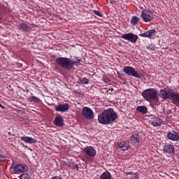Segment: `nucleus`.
Instances as JSON below:
<instances>
[{"mask_svg": "<svg viewBox=\"0 0 179 179\" xmlns=\"http://www.w3.org/2000/svg\"><path fill=\"white\" fill-rule=\"evenodd\" d=\"M118 115L117 112L113 108H108L103 110L98 116V122L102 125H110V124H113L115 122Z\"/></svg>", "mask_w": 179, "mask_h": 179, "instance_id": "nucleus-1", "label": "nucleus"}, {"mask_svg": "<svg viewBox=\"0 0 179 179\" xmlns=\"http://www.w3.org/2000/svg\"><path fill=\"white\" fill-rule=\"evenodd\" d=\"M80 61H82L80 59L76 58V60L73 61L71 59V58L68 57H58L55 59V62L59 66H61V68L66 69L67 71L73 69V66H75V65H76V66H78V65H80Z\"/></svg>", "mask_w": 179, "mask_h": 179, "instance_id": "nucleus-2", "label": "nucleus"}, {"mask_svg": "<svg viewBox=\"0 0 179 179\" xmlns=\"http://www.w3.org/2000/svg\"><path fill=\"white\" fill-rule=\"evenodd\" d=\"M142 96L146 101H159V91L155 88H148L142 92Z\"/></svg>", "mask_w": 179, "mask_h": 179, "instance_id": "nucleus-3", "label": "nucleus"}, {"mask_svg": "<svg viewBox=\"0 0 179 179\" xmlns=\"http://www.w3.org/2000/svg\"><path fill=\"white\" fill-rule=\"evenodd\" d=\"M97 152L96 149L92 146H87L84 148V155L83 157L85 162H92V159L96 156Z\"/></svg>", "mask_w": 179, "mask_h": 179, "instance_id": "nucleus-4", "label": "nucleus"}, {"mask_svg": "<svg viewBox=\"0 0 179 179\" xmlns=\"http://www.w3.org/2000/svg\"><path fill=\"white\" fill-rule=\"evenodd\" d=\"M141 17L142 20L145 22V23H149L155 19V15L150 9H144L141 12Z\"/></svg>", "mask_w": 179, "mask_h": 179, "instance_id": "nucleus-5", "label": "nucleus"}, {"mask_svg": "<svg viewBox=\"0 0 179 179\" xmlns=\"http://www.w3.org/2000/svg\"><path fill=\"white\" fill-rule=\"evenodd\" d=\"M173 94H174V91L169 87L163 88L159 91L160 98L164 99V100H166L167 99H171Z\"/></svg>", "mask_w": 179, "mask_h": 179, "instance_id": "nucleus-6", "label": "nucleus"}, {"mask_svg": "<svg viewBox=\"0 0 179 179\" xmlns=\"http://www.w3.org/2000/svg\"><path fill=\"white\" fill-rule=\"evenodd\" d=\"M10 169H13L14 174H20V173H25L29 170V168L27 165L23 164H16L15 163L13 162L10 166Z\"/></svg>", "mask_w": 179, "mask_h": 179, "instance_id": "nucleus-7", "label": "nucleus"}, {"mask_svg": "<svg viewBox=\"0 0 179 179\" xmlns=\"http://www.w3.org/2000/svg\"><path fill=\"white\" fill-rule=\"evenodd\" d=\"M123 72L126 73V75H128L129 76H133L134 78H136L137 79H141L142 76L138 71H135V68L132 66H124L123 69Z\"/></svg>", "mask_w": 179, "mask_h": 179, "instance_id": "nucleus-8", "label": "nucleus"}, {"mask_svg": "<svg viewBox=\"0 0 179 179\" xmlns=\"http://www.w3.org/2000/svg\"><path fill=\"white\" fill-rule=\"evenodd\" d=\"M81 113L82 115H83L86 120H90L92 121V120L94 118V113H93L92 108L89 107H84Z\"/></svg>", "mask_w": 179, "mask_h": 179, "instance_id": "nucleus-9", "label": "nucleus"}, {"mask_svg": "<svg viewBox=\"0 0 179 179\" xmlns=\"http://www.w3.org/2000/svg\"><path fill=\"white\" fill-rule=\"evenodd\" d=\"M121 38H123L124 40H127L128 41H130V43H133V44H135V43L138 41L137 35H135V34L132 33L124 34L121 36Z\"/></svg>", "mask_w": 179, "mask_h": 179, "instance_id": "nucleus-10", "label": "nucleus"}, {"mask_svg": "<svg viewBox=\"0 0 179 179\" xmlns=\"http://www.w3.org/2000/svg\"><path fill=\"white\" fill-rule=\"evenodd\" d=\"M156 34H157V31H156V29H149L146 32L140 34L139 36L150 38V40H153Z\"/></svg>", "mask_w": 179, "mask_h": 179, "instance_id": "nucleus-11", "label": "nucleus"}, {"mask_svg": "<svg viewBox=\"0 0 179 179\" xmlns=\"http://www.w3.org/2000/svg\"><path fill=\"white\" fill-rule=\"evenodd\" d=\"M130 141L133 146H139V143H141V136H139V133H134Z\"/></svg>", "mask_w": 179, "mask_h": 179, "instance_id": "nucleus-12", "label": "nucleus"}, {"mask_svg": "<svg viewBox=\"0 0 179 179\" xmlns=\"http://www.w3.org/2000/svg\"><path fill=\"white\" fill-rule=\"evenodd\" d=\"M55 110L60 113H66L69 110V105L68 103H59L55 106Z\"/></svg>", "mask_w": 179, "mask_h": 179, "instance_id": "nucleus-13", "label": "nucleus"}, {"mask_svg": "<svg viewBox=\"0 0 179 179\" xmlns=\"http://www.w3.org/2000/svg\"><path fill=\"white\" fill-rule=\"evenodd\" d=\"M167 138L171 141H173V142H178L179 134L177 131H169L167 134Z\"/></svg>", "mask_w": 179, "mask_h": 179, "instance_id": "nucleus-14", "label": "nucleus"}, {"mask_svg": "<svg viewBox=\"0 0 179 179\" xmlns=\"http://www.w3.org/2000/svg\"><path fill=\"white\" fill-rule=\"evenodd\" d=\"M164 152H165V153H168L169 155H173L174 152H176L174 145L171 144L165 145L164 146Z\"/></svg>", "mask_w": 179, "mask_h": 179, "instance_id": "nucleus-15", "label": "nucleus"}, {"mask_svg": "<svg viewBox=\"0 0 179 179\" xmlns=\"http://www.w3.org/2000/svg\"><path fill=\"white\" fill-rule=\"evenodd\" d=\"M54 124L57 125V127H59L60 128L64 127V119L61 115H58L55 117L54 120Z\"/></svg>", "mask_w": 179, "mask_h": 179, "instance_id": "nucleus-16", "label": "nucleus"}, {"mask_svg": "<svg viewBox=\"0 0 179 179\" xmlns=\"http://www.w3.org/2000/svg\"><path fill=\"white\" fill-rule=\"evenodd\" d=\"M17 27L20 30H22V31H30V30H31V27H30V25H28L27 23H20L17 25Z\"/></svg>", "mask_w": 179, "mask_h": 179, "instance_id": "nucleus-17", "label": "nucleus"}, {"mask_svg": "<svg viewBox=\"0 0 179 179\" xmlns=\"http://www.w3.org/2000/svg\"><path fill=\"white\" fill-rule=\"evenodd\" d=\"M21 141L25 142V143H37V140L30 136H22L20 137Z\"/></svg>", "mask_w": 179, "mask_h": 179, "instance_id": "nucleus-18", "label": "nucleus"}, {"mask_svg": "<svg viewBox=\"0 0 179 179\" xmlns=\"http://www.w3.org/2000/svg\"><path fill=\"white\" fill-rule=\"evenodd\" d=\"M150 122L154 127H160V125L163 124V121H162V120L157 117H153Z\"/></svg>", "mask_w": 179, "mask_h": 179, "instance_id": "nucleus-19", "label": "nucleus"}, {"mask_svg": "<svg viewBox=\"0 0 179 179\" xmlns=\"http://www.w3.org/2000/svg\"><path fill=\"white\" fill-rule=\"evenodd\" d=\"M171 100H172L173 104H176V106H179V93L173 92V95H172Z\"/></svg>", "mask_w": 179, "mask_h": 179, "instance_id": "nucleus-20", "label": "nucleus"}, {"mask_svg": "<svg viewBox=\"0 0 179 179\" xmlns=\"http://www.w3.org/2000/svg\"><path fill=\"white\" fill-rule=\"evenodd\" d=\"M136 110L142 114H146L148 113V107L145 106H140L136 108Z\"/></svg>", "mask_w": 179, "mask_h": 179, "instance_id": "nucleus-21", "label": "nucleus"}, {"mask_svg": "<svg viewBox=\"0 0 179 179\" xmlns=\"http://www.w3.org/2000/svg\"><path fill=\"white\" fill-rule=\"evenodd\" d=\"M100 179H112L111 178V173L108 171H105L101 173V175L99 177Z\"/></svg>", "mask_w": 179, "mask_h": 179, "instance_id": "nucleus-22", "label": "nucleus"}, {"mask_svg": "<svg viewBox=\"0 0 179 179\" xmlns=\"http://www.w3.org/2000/svg\"><path fill=\"white\" fill-rule=\"evenodd\" d=\"M140 21L141 18L139 17L134 16L131 18V24L132 26H136V24H138Z\"/></svg>", "mask_w": 179, "mask_h": 179, "instance_id": "nucleus-23", "label": "nucleus"}, {"mask_svg": "<svg viewBox=\"0 0 179 179\" xmlns=\"http://www.w3.org/2000/svg\"><path fill=\"white\" fill-rule=\"evenodd\" d=\"M119 148L122 149V150H128V145H127V142L122 141L118 144Z\"/></svg>", "mask_w": 179, "mask_h": 179, "instance_id": "nucleus-24", "label": "nucleus"}, {"mask_svg": "<svg viewBox=\"0 0 179 179\" xmlns=\"http://www.w3.org/2000/svg\"><path fill=\"white\" fill-rule=\"evenodd\" d=\"M77 83H78V85H87V83H89V79L84 78L82 79H80Z\"/></svg>", "mask_w": 179, "mask_h": 179, "instance_id": "nucleus-25", "label": "nucleus"}, {"mask_svg": "<svg viewBox=\"0 0 179 179\" xmlns=\"http://www.w3.org/2000/svg\"><path fill=\"white\" fill-rule=\"evenodd\" d=\"M30 101L34 102V103H40L41 100H40V98L34 96H31L30 98Z\"/></svg>", "mask_w": 179, "mask_h": 179, "instance_id": "nucleus-26", "label": "nucleus"}, {"mask_svg": "<svg viewBox=\"0 0 179 179\" xmlns=\"http://www.w3.org/2000/svg\"><path fill=\"white\" fill-rule=\"evenodd\" d=\"M18 178L20 179H29V174L27 173H22L20 176H18Z\"/></svg>", "mask_w": 179, "mask_h": 179, "instance_id": "nucleus-27", "label": "nucleus"}, {"mask_svg": "<svg viewBox=\"0 0 179 179\" xmlns=\"http://www.w3.org/2000/svg\"><path fill=\"white\" fill-rule=\"evenodd\" d=\"M103 81L105 82V83H109V82H110V78H108V77L103 76Z\"/></svg>", "mask_w": 179, "mask_h": 179, "instance_id": "nucleus-28", "label": "nucleus"}, {"mask_svg": "<svg viewBox=\"0 0 179 179\" xmlns=\"http://www.w3.org/2000/svg\"><path fill=\"white\" fill-rule=\"evenodd\" d=\"M94 13L99 17H103V14H101V13H100L99 10H94Z\"/></svg>", "mask_w": 179, "mask_h": 179, "instance_id": "nucleus-29", "label": "nucleus"}, {"mask_svg": "<svg viewBox=\"0 0 179 179\" xmlns=\"http://www.w3.org/2000/svg\"><path fill=\"white\" fill-rule=\"evenodd\" d=\"M146 48L147 50H155V45H149L148 46L146 47Z\"/></svg>", "mask_w": 179, "mask_h": 179, "instance_id": "nucleus-30", "label": "nucleus"}, {"mask_svg": "<svg viewBox=\"0 0 179 179\" xmlns=\"http://www.w3.org/2000/svg\"><path fill=\"white\" fill-rule=\"evenodd\" d=\"M73 170H79V166H78V164H73Z\"/></svg>", "mask_w": 179, "mask_h": 179, "instance_id": "nucleus-31", "label": "nucleus"}, {"mask_svg": "<svg viewBox=\"0 0 179 179\" xmlns=\"http://www.w3.org/2000/svg\"><path fill=\"white\" fill-rule=\"evenodd\" d=\"M3 159H5V157L0 154V162H3Z\"/></svg>", "mask_w": 179, "mask_h": 179, "instance_id": "nucleus-32", "label": "nucleus"}, {"mask_svg": "<svg viewBox=\"0 0 179 179\" xmlns=\"http://www.w3.org/2000/svg\"><path fill=\"white\" fill-rule=\"evenodd\" d=\"M0 107H1V108H4L3 106H2V104H1V103H0Z\"/></svg>", "mask_w": 179, "mask_h": 179, "instance_id": "nucleus-33", "label": "nucleus"}, {"mask_svg": "<svg viewBox=\"0 0 179 179\" xmlns=\"http://www.w3.org/2000/svg\"><path fill=\"white\" fill-rule=\"evenodd\" d=\"M110 3L114 4V1H110Z\"/></svg>", "mask_w": 179, "mask_h": 179, "instance_id": "nucleus-34", "label": "nucleus"}, {"mask_svg": "<svg viewBox=\"0 0 179 179\" xmlns=\"http://www.w3.org/2000/svg\"><path fill=\"white\" fill-rule=\"evenodd\" d=\"M8 134V135H10V131H9Z\"/></svg>", "mask_w": 179, "mask_h": 179, "instance_id": "nucleus-35", "label": "nucleus"}, {"mask_svg": "<svg viewBox=\"0 0 179 179\" xmlns=\"http://www.w3.org/2000/svg\"><path fill=\"white\" fill-rule=\"evenodd\" d=\"M21 1H27V0H21Z\"/></svg>", "mask_w": 179, "mask_h": 179, "instance_id": "nucleus-36", "label": "nucleus"}, {"mask_svg": "<svg viewBox=\"0 0 179 179\" xmlns=\"http://www.w3.org/2000/svg\"><path fill=\"white\" fill-rule=\"evenodd\" d=\"M131 173H132V172L129 173V174H131Z\"/></svg>", "mask_w": 179, "mask_h": 179, "instance_id": "nucleus-37", "label": "nucleus"}]
</instances>
